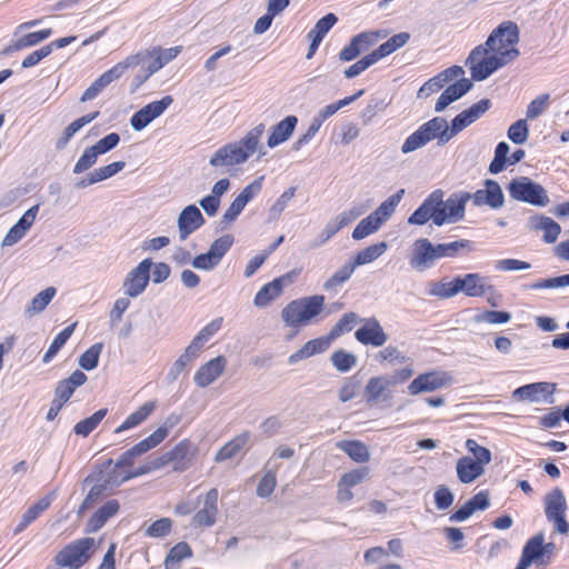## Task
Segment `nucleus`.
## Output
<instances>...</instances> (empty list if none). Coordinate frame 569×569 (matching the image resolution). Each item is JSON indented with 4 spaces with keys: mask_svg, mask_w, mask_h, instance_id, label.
Masks as SVG:
<instances>
[{
    "mask_svg": "<svg viewBox=\"0 0 569 569\" xmlns=\"http://www.w3.org/2000/svg\"><path fill=\"white\" fill-rule=\"evenodd\" d=\"M437 197L438 193H430L418 207V209H416L415 212L408 218V223L423 226L429 220H432L435 223L437 207L440 204V199L438 200Z\"/></svg>",
    "mask_w": 569,
    "mask_h": 569,
    "instance_id": "obj_28",
    "label": "nucleus"
},
{
    "mask_svg": "<svg viewBox=\"0 0 569 569\" xmlns=\"http://www.w3.org/2000/svg\"><path fill=\"white\" fill-rule=\"evenodd\" d=\"M122 288L128 298H137L142 293V262L127 274Z\"/></svg>",
    "mask_w": 569,
    "mask_h": 569,
    "instance_id": "obj_41",
    "label": "nucleus"
},
{
    "mask_svg": "<svg viewBox=\"0 0 569 569\" xmlns=\"http://www.w3.org/2000/svg\"><path fill=\"white\" fill-rule=\"evenodd\" d=\"M459 293L469 298H480L493 295L496 288L490 283L489 278L478 272L457 276Z\"/></svg>",
    "mask_w": 569,
    "mask_h": 569,
    "instance_id": "obj_15",
    "label": "nucleus"
},
{
    "mask_svg": "<svg viewBox=\"0 0 569 569\" xmlns=\"http://www.w3.org/2000/svg\"><path fill=\"white\" fill-rule=\"evenodd\" d=\"M77 327V322L71 323L70 326L66 327L51 342L49 346L47 352L43 356L42 361L44 363H49L59 352V350L64 346V343L68 341V339L73 333L74 329Z\"/></svg>",
    "mask_w": 569,
    "mask_h": 569,
    "instance_id": "obj_46",
    "label": "nucleus"
},
{
    "mask_svg": "<svg viewBox=\"0 0 569 569\" xmlns=\"http://www.w3.org/2000/svg\"><path fill=\"white\" fill-rule=\"evenodd\" d=\"M428 295L439 299H449L459 295L457 277L451 281H433L429 283Z\"/></svg>",
    "mask_w": 569,
    "mask_h": 569,
    "instance_id": "obj_42",
    "label": "nucleus"
},
{
    "mask_svg": "<svg viewBox=\"0 0 569 569\" xmlns=\"http://www.w3.org/2000/svg\"><path fill=\"white\" fill-rule=\"evenodd\" d=\"M367 206L365 204H356L347 210H343L340 214L332 218L337 224L342 229L343 227L350 224L360 216H362L367 211Z\"/></svg>",
    "mask_w": 569,
    "mask_h": 569,
    "instance_id": "obj_58",
    "label": "nucleus"
},
{
    "mask_svg": "<svg viewBox=\"0 0 569 569\" xmlns=\"http://www.w3.org/2000/svg\"><path fill=\"white\" fill-rule=\"evenodd\" d=\"M566 510L567 502L563 492L559 488H555L545 498V512L548 521L552 522L555 530L561 535L569 532Z\"/></svg>",
    "mask_w": 569,
    "mask_h": 569,
    "instance_id": "obj_11",
    "label": "nucleus"
},
{
    "mask_svg": "<svg viewBox=\"0 0 569 569\" xmlns=\"http://www.w3.org/2000/svg\"><path fill=\"white\" fill-rule=\"evenodd\" d=\"M233 244V237L231 234H224L218 239H216L210 248L209 252L221 262L224 254L230 250Z\"/></svg>",
    "mask_w": 569,
    "mask_h": 569,
    "instance_id": "obj_60",
    "label": "nucleus"
},
{
    "mask_svg": "<svg viewBox=\"0 0 569 569\" xmlns=\"http://www.w3.org/2000/svg\"><path fill=\"white\" fill-rule=\"evenodd\" d=\"M74 38H59L56 41H52L49 44L41 47L38 50L29 53L22 61L21 67L23 69L31 68L39 63L43 58L48 57L54 49L64 48L70 43Z\"/></svg>",
    "mask_w": 569,
    "mask_h": 569,
    "instance_id": "obj_35",
    "label": "nucleus"
},
{
    "mask_svg": "<svg viewBox=\"0 0 569 569\" xmlns=\"http://www.w3.org/2000/svg\"><path fill=\"white\" fill-rule=\"evenodd\" d=\"M227 360L223 356H218L202 365L194 373V382L200 388H206L213 383L224 371Z\"/></svg>",
    "mask_w": 569,
    "mask_h": 569,
    "instance_id": "obj_22",
    "label": "nucleus"
},
{
    "mask_svg": "<svg viewBox=\"0 0 569 569\" xmlns=\"http://www.w3.org/2000/svg\"><path fill=\"white\" fill-rule=\"evenodd\" d=\"M519 38H487L486 49H473L466 63L470 68L471 77L482 81L499 68L513 61L519 51L516 48Z\"/></svg>",
    "mask_w": 569,
    "mask_h": 569,
    "instance_id": "obj_1",
    "label": "nucleus"
},
{
    "mask_svg": "<svg viewBox=\"0 0 569 569\" xmlns=\"http://www.w3.org/2000/svg\"><path fill=\"white\" fill-rule=\"evenodd\" d=\"M529 129L525 119H519L512 123L508 129V138L517 144H522L527 141Z\"/></svg>",
    "mask_w": 569,
    "mask_h": 569,
    "instance_id": "obj_63",
    "label": "nucleus"
},
{
    "mask_svg": "<svg viewBox=\"0 0 569 569\" xmlns=\"http://www.w3.org/2000/svg\"><path fill=\"white\" fill-rule=\"evenodd\" d=\"M87 379V376L82 371H73L69 378L61 380L57 385L54 400L59 402V405H64L71 398L74 390L86 383Z\"/></svg>",
    "mask_w": 569,
    "mask_h": 569,
    "instance_id": "obj_29",
    "label": "nucleus"
},
{
    "mask_svg": "<svg viewBox=\"0 0 569 569\" xmlns=\"http://www.w3.org/2000/svg\"><path fill=\"white\" fill-rule=\"evenodd\" d=\"M408 38H389L388 41L380 44L376 50H373L371 53L372 59H375V62H378L380 59L391 54L399 48L403 47L407 42Z\"/></svg>",
    "mask_w": 569,
    "mask_h": 569,
    "instance_id": "obj_54",
    "label": "nucleus"
},
{
    "mask_svg": "<svg viewBox=\"0 0 569 569\" xmlns=\"http://www.w3.org/2000/svg\"><path fill=\"white\" fill-rule=\"evenodd\" d=\"M192 556V550L187 542H179L172 547L166 557L164 567L166 569H178L179 563Z\"/></svg>",
    "mask_w": 569,
    "mask_h": 569,
    "instance_id": "obj_45",
    "label": "nucleus"
},
{
    "mask_svg": "<svg viewBox=\"0 0 569 569\" xmlns=\"http://www.w3.org/2000/svg\"><path fill=\"white\" fill-rule=\"evenodd\" d=\"M107 413L108 409L102 408L96 411L90 417L79 421L78 423H76L73 428L74 433L81 437L89 436V433L92 432L99 426V423L103 420Z\"/></svg>",
    "mask_w": 569,
    "mask_h": 569,
    "instance_id": "obj_44",
    "label": "nucleus"
},
{
    "mask_svg": "<svg viewBox=\"0 0 569 569\" xmlns=\"http://www.w3.org/2000/svg\"><path fill=\"white\" fill-rule=\"evenodd\" d=\"M361 321L362 326L355 333L356 339L360 343L365 346L382 347L388 341V335L376 318H367Z\"/></svg>",
    "mask_w": 569,
    "mask_h": 569,
    "instance_id": "obj_18",
    "label": "nucleus"
},
{
    "mask_svg": "<svg viewBox=\"0 0 569 569\" xmlns=\"http://www.w3.org/2000/svg\"><path fill=\"white\" fill-rule=\"evenodd\" d=\"M447 134V120L442 117H436L421 124L405 140L401 146V152L405 154L413 152L435 139L438 140L439 146H443L450 141V138H446Z\"/></svg>",
    "mask_w": 569,
    "mask_h": 569,
    "instance_id": "obj_4",
    "label": "nucleus"
},
{
    "mask_svg": "<svg viewBox=\"0 0 569 569\" xmlns=\"http://www.w3.org/2000/svg\"><path fill=\"white\" fill-rule=\"evenodd\" d=\"M332 366L340 372H348L357 365V357L343 349L335 351L331 356Z\"/></svg>",
    "mask_w": 569,
    "mask_h": 569,
    "instance_id": "obj_49",
    "label": "nucleus"
},
{
    "mask_svg": "<svg viewBox=\"0 0 569 569\" xmlns=\"http://www.w3.org/2000/svg\"><path fill=\"white\" fill-rule=\"evenodd\" d=\"M508 191L512 199L535 207H546L550 202L547 190L528 177L512 179Z\"/></svg>",
    "mask_w": 569,
    "mask_h": 569,
    "instance_id": "obj_8",
    "label": "nucleus"
},
{
    "mask_svg": "<svg viewBox=\"0 0 569 569\" xmlns=\"http://www.w3.org/2000/svg\"><path fill=\"white\" fill-rule=\"evenodd\" d=\"M528 227L531 231H542V240L546 243H553L557 241L561 227L550 217L543 214H536L528 220Z\"/></svg>",
    "mask_w": 569,
    "mask_h": 569,
    "instance_id": "obj_26",
    "label": "nucleus"
},
{
    "mask_svg": "<svg viewBox=\"0 0 569 569\" xmlns=\"http://www.w3.org/2000/svg\"><path fill=\"white\" fill-rule=\"evenodd\" d=\"M545 541V535L539 532L531 537L525 545L520 561L528 568L532 562H537L542 555V542Z\"/></svg>",
    "mask_w": 569,
    "mask_h": 569,
    "instance_id": "obj_37",
    "label": "nucleus"
},
{
    "mask_svg": "<svg viewBox=\"0 0 569 569\" xmlns=\"http://www.w3.org/2000/svg\"><path fill=\"white\" fill-rule=\"evenodd\" d=\"M388 375L371 377L365 386L363 396L367 403L386 409L393 405V391Z\"/></svg>",
    "mask_w": 569,
    "mask_h": 569,
    "instance_id": "obj_10",
    "label": "nucleus"
},
{
    "mask_svg": "<svg viewBox=\"0 0 569 569\" xmlns=\"http://www.w3.org/2000/svg\"><path fill=\"white\" fill-rule=\"evenodd\" d=\"M341 229L333 219H330L317 237L308 243L310 250L318 249L326 244Z\"/></svg>",
    "mask_w": 569,
    "mask_h": 569,
    "instance_id": "obj_52",
    "label": "nucleus"
},
{
    "mask_svg": "<svg viewBox=\"0 0 569 569\" xmlns=\"http://www.w3.org/2000/svg\"><path fill=\"white\" fill-rule=\"evenodd\" d=\"M357 321L358 316L355 312L345 313L331 329L329 338H336L345 332L351 331Z\"/></svg>",
    "mask_w": 569,
    "mask_h": 569,
    "instance_id": "obj_59",
    "label": "nucleus"
},
{
    "mask_svg": "<svg viewBox=\"0 0 569 569\" xmlns=\"http://www.w3.org/2000/svg\"><path fill=\"white\" fill-rule=\"evenodd\" d=\"M330 346L329 337H321L306 342L299 350L289 356L288 362L295 365L300 360L325 352Z\"/></svg>",
    "mask_w": 569,
    "mask_h": 569,
    "instance_id": "obj_31",
    "label": "nucleus"
},
{
    "mask_svg": "<svg viewBox=\"0 0 569 569\" xmlns=\"http://www.w3.org/2000/svg\"><path fill=\"white\" fill-rule=\"evenodd\" d=\"M553 392V385L549 382H535L521 386L512 392L516 401L548 402Z\"/></svg>",
    "mask_w": 569,
    "mask_h": 569,
    "instance_id": "obj_21",
    "label": "nucleus"
},
{
    "mask_svg": "<svg viewBox=\"0 0 569 569\" xmlns=\"http://www.w3.org/2000/svg\"><path fill=\"white\" fill-rule=\"evenodd\" d=\"M98 157L99 154L92 147L86 148L73 167V173L79 174L90 169L96 164Z\"/></svg>",
    "mask_w": 569,
    "mask_h": 569,
    "instance_id": "obj_64",
    "label": "nucleus"
},
{
    "mask_svg": "<svg viewBox=\"0 0 569 569\" xmlns=\"http://www.w3.org/2000/svg\"><path fill=\"white\" fill-rule=\"evenodd\" d=\"M96 540L93 538L77 539L56 555L54 562L59 567L79 569L89 561Z\"/></svg>",
    "mask_w": 569,
    "mask_h": 569,
    "instance_id": "obj_7",
    "label": "nucleus"
},
{
    "mask_svg": "<svg viewBox=\"0 0 569 569\" xmlns=\"http://www.w3.org/2000/svg\"><path fill=\"white\" fill-rule=\"evenodd\" d=\"M137 63V58L127 59L124 62H120L103 72L99 78H97L91 86H89L86 91L82 93L81 101H90L93 100L102 92L111 82L119 79L124 70L131 66Z\"/></svg>",
    "mask_w": 569,
    "mask_h": 569,
    "instance_id": "obj_16",
    "label": "nucleus"
},
{
    "mask_svg": "<svg viewBox=\"0 0 569 569\" xmlns=\"http://www.w3.org/2000/svg\"><path fill=\"white\" fill-rule=\"evenodd\" d=\"M437 261L435 244L427 238H419L412 243L409 264L416 271H426Z\"/></svg>",
    "mask_w": 569,
    "mask_h": 569,
    "instance_id": "obj_17",
    "label": "nucleus"
},
{
    "mask_svg": "<svg viewBox=\"0 0 569 569\" xmlns=\"http://www.w3.org/2000/svg\"><path fill=\"white\" fill-rule=\"evenodd\" d=\"M452 383L450 373L441 370H431L418 375L407 387L410 396H417L425 392H433L446 388Z\"/></svg>",
    "mask_w": 569,
    "mask_h": 569,
    "instance_id": "obj_12",
    "label": "nucleus"
},
{
    "mask_svg": "<svg viewBox=\"0 0 569 569\" xmlns=\"http://www.w3.org/2000/svg\"><path fill=\"white\" fill-rule=\"evenodd\" d=\"M264 131V123L257 124L240 140L219 148L211 156L209 163L214 168H230L244 163L257 151L260 156H264L266 152L260 144Z\"/></svg>",
    "mask_w": 569,
    "mask_h": 569,
    "instance_id": "obj_2",
    "label": "nucleus"
},
{
    "mask_svg": "<svg viewBox=\"0 0 569 569\" xmlns=\"http://www.w3.org/2000/svg\"><path fill=\"white\" fill-rule=\"evenodd\" d=\"M119 510L117 500L107 501L100 509H98L87 523L86 531L89 533L97 532L104 526L109 518L113 517Z\"/></svg>",
    "mask_w": 569,
    "mask_h": 569,
    "instance_id": "obj_33",
    "label": "nucleus"
},
{
    "mask_svg": "<svg viewBox=\"0 0 569 569\" xmlns=\"http://www.w3.org/2000/svg\"><path fill=\"white\" fill-rule=\"evenodd\" d=\"M403 194L405 189H400L396 193L388 197L383 202H381L373 212L363 218L356 226L352 231V238L355 240H362L366 237L377 232L381 226L391 218Z\"/></svg>",
    "mask_w": 569,
    "mask_h": 569,
    "instance_id": "obj_5",
    "label": "nucleus"
},
{
    "mask_svg": "<svg viewBox=\"0 0 569 569\" xmlns=\"http://www.w3.org/2000/svg\"><path fill=\"white\" fill-rule=\"evenodd\" d=\"M130 305V298L128 297H121L114 301L109 312V323L111 328H114L120 323L123 313L129 309Z\"/></svg>",
    "mask_w": 569,
    "mask_h": 569,
    "instance_id": "obj_62",
    "label": "nucleus"
},
{
    "mask_svg": "<svg viewBox=\"0 0 569 569\" xmlns=\"http://www.w3.org/2000/svg\"><path fill=\"white\" fill-rule=\"evenodd\" d=\"M511 320V313L508 311L485 310L473 317L476 323L503 325Z\"/></svg>",
    "mask_w": 569,
    "mask_h": 569,
    "instance_id": "obj_51",
    "label": "nucleus"
},
{
    "mask_svg": "<svg viewBox=\"0 0 569 569\" xmlns=\"http://www.w3.org/2000/svg\"><path fill=\"white\" fill-rule=\"evenodd\" d=\"M456 470L462 483H470L485 473V467L468 456L458 459Z\"/></svg>",
    "mask_w": 569,
    "mask_h": 569,
    "instance_id": "obj_32",
    "label": "nucleus"
},
{
    "mask_svg": "<svg viewBox=\"0 0 569 569\" xmlns=\"http://www.w3.org/2000/svg\"><path fill=\"white\" fill-rule=\"evenodd\" d=\"M509 146L507 142H499L495 149V157L489 164V172L492 174H497L501 172L506 164L509 162V158L507 157L509 153Z\"/></svg>",
    "mask_w": 569,
    "mask_h": 569,
    "instance_id": "obj_50",
    "label": "nucleus"
},
{
    "mask_svg": "<svg viewBox=\"0 0 569 569\" xmlns=\"http://www.w3.org/2000/svg\"><path fill=\"white\" fill-rule=\"evenodd\" d=\"M356 268L352 260H348L323 282V290L337 292L352 277Z\"/></svg>",
    "mask_w": 569,
    "mask_h": 569,
    "instance_id": "obj_34",
    "label": "nucleus"
},
{
    "mask_svg": "<svg viewBox=\"0 0 569 569\" xmlns=\"http://www.w3.org/2000/svg\"><path fill=\"white\" fill-rule=\"evenodd\" d=\"M111 460H109L103 469L99 470L94 476L88 477L84 482L92 483L84 501L83 507H91L96 500L106 492L112 491L114 488L120 486L121 483L113 482L114 475L110 471Z\"/></svg>",
    "mask_w": 569,
    "mask_h": 569,
    "instance_id": "obj_14",
    "label": "nucleus"
},
{
    "mask_svg": "<svg viewBox=\"0 0 569 569\" xmlns=\"http://www.w3.org/2000/svg\"><path fill=\"white\" fill-rule=\"evenodd\" d=\"M181 47H172L168 49L153 48L144 56V63L148 64V74L144 76V81L149 76L160 70L163 66L173 60L180 52Z\"/></svg>",
    "mask_w": 569,
    "mask_h": 569,
    "instance_id": "obj_25",
    "label": "nucleus"
},
{
    "mask_svg": "<svg viewBox=\"0 0 569 569\" xmlns=\"http://www.w3.org/2000/svg\"><path fill=\"white\" fill-rule=\"evenodd\" d=\"M39 204L29 208L13 224L1 241V247H12L19 242L32 227L39 212Z\"/></svg>",
    "mask_w": 569,
    "mask_h": 569,
    "instance_id": "obj_19",
    "label": "nucleus"
},
{
    "mask_svg": "<svg viewBox=\"0 0 569 569\" xmlns=\"http://www.w3.org/2000/svg\"><path fill=\"white\" fill-rule=\"evenodd\" d=\"M249 438H250V436L248 432H243V433L236 436L234 438H232L230 441H228L223 447H221L219 449V451L217 452V455L214 457V460L217 462H222V461L232 459L247 445V442L249 441Z\"/></svg>",
    "mask_w": 569,
    "mask_h": 569,
    "instance_id": "obj_38",
    "label": "nucleus"
},
{
    "mask_svg": "<svg viewBox=\"0 0 569 569\" xmlns=\"http://www.w3.org/2000/svg\"><path fill=\"white\" fill-rule=\"evenodd\" d=\"M377 359L380 362H388L390 365H402L408 360V358L393 346H387L381 349L377 355Z\"/></svg>",
    "mask_w": 569,
    "mask_h": 569,
    "instance_id": "obj_61",
    "label": "nucleus"
},
{
    "mask_svg": "<svg viewBox=\"0 0 569 569\" xmlns=\"http://www.w3.org/2000/svg\"><path fill=\"white\" fill-rule=\"evenodd\" d=\"M172 102L173 99L171 96H164L162 99L152 101L144 106V127L156 118L160 117Z\"/></svg>",
    "mask_w": 569,
    "mask_h": 569,
    "instance_id": "obj_48",
    "label": "nucleus"
},
{
    "mask_svg": "<svg viewBox=\"0 0 569 569\" xmlns=\"http://www.w3.org/2000/svg\"><path fill=\"white\" fill-rule=\"evenodd\" d=\"M470 241L465 239L435 244L437 260L442 258H456L461 250L470 249Z\"/></svg>",
    "mask_w": 569,
    "mask_h": 569,
    "instance_id": "obj_47",
    "label": "nucleus"
},
{
    "mask_svg": "<svg viewBox=\"0 0 569 569\" xmlns=\"http://www.w3.org/2000/svg\"><path fill=\"white\" fill-rule=\"evenodd\" d=\"M180 421L181 415L170 413L151 435L144 438V452L160 445Z\"/></svg>",
    "mask_w": 569,
    "mask_h": 569,
    "instance_id": "obj_30",
    "label": "nucleus"
},
{
    "mask_svg": "<svg viewBox=\"0 0 569 569\" xmlns=\"http://www.w3.org/2000/svg\"><path fill=\"white\" fill-rule=\"evenodd\" d=\"M170 276V267L164 262L151 263L144 259V288L148 284L149 278L154 283L163 282Z\"/></svg>",
    "mask_w": 569,
    "mask_h": 569,
    "instance_id": "obj_43",
    "label": "nucleus"
},
{
    "mask_svg": "<svg viewBox=\"0 0 569 569\" xmlns=\"http://www.w3.org/2000/svg\"><path fill=\"white\" fill-rule=\"evenodd\" d=\"M438 193L440 204L437 207V216L435 224L441 227L443 224L456 223L463 219L466 204L471 199V193L466 191L453 192L445 200V192L440 189L432 191Z\"/></svg>",
    "mask_w": 569,
    "mask_h": 569,
    "instance_id": "obj_6",
    "label": "nucleus"
},
{
    "mask_svg": "<svg viewBox=\"0 0 569 569\" xmlns=\"http://www.w3.org/2000/svg\"><path fill=\"white\" fill-rule=\"evenodd\" d=\"M189 445L186 441L178 443L172 450H169L160 456H150L144 459V473L159 470L168 463H173V469L182 471L187 468L188 461L186 459Z\"/></svg>",
    "mask_w": 569,
    "mask_h": 569,
    "instance_id": "obj_13",
    "label": "nucleus"
},
{
    "mask_svg": "<svg viewBox=\"0 0 569 569\" xmlns=\"http://www.w3.org/2000/svg\"><path fill=\"white\" fill-rule=\"evenodd\" d=\"M388 249L385 241L373 243L357 252L352 262L356 267L369 264L380 258Z\"/></svg>",
    "mask_w": 569,
    "mask_h": 569,
    "instance_id": "obj_40",
    "label": "nucleus"
},
{
    "mask_svg": "<svg viewBox=\"0 0 569 569\" xmlns=\"http://www.w3.org/2000/svg\"><path fill=\"white\" fill-rule=\"evenodd\" d=\"M466 449L472 453L473 460L481 466H486L491 461V452L488 448L480 446L475 439H467Z\"/></svg>",
    "mask_w": 569,
    "mask_h": 569,
    "instance_id": "obj_57",
    "label": "nucleus"
},
{
    "mask_svg": "<svg viewBox=\"0 0 569 569\" xmlns=\"http://www.w3.org/2000/svg\"><path fill=\"white\" fill-rule=\"evenodd\" d=\"M218 490L210 489L203 498V506L192 518V523L197 527H211L216 522L218 515Z\"/></svg>",
    "mask_w": 569,
    "mask_h": 569,
    "instance_id": "obj_23",
    "label": "nucleus"
},
{
    "mask_svg": "<svg viewBox=\"0 0 569 569\" xmlns=\"http://www.w3.org/2000/svg\"><path fill=\"white\" fill-rule=\"evenodd\" d=\"M488 207L499 209L505 203V197L500 184L495 180H487L485 183Z\"/></svg>",
    "mask_w": 569,
    "mask_h": 569,
    "instance_id": "obj_55",
    "label": "nucleus"
},
{
    "mask_svg": "<svg viewBox=\"0 0 569 569\" xmlns=\"http://www.w3.org/2000/svg\"><path fill=\"white\" fill-rule=\"evenodd\" d=\"M337 448L347 453L355 462L363 463L370 459L368 447L358 440H343L337 442Z\"/></svg>",
    "mask_w": 569,
    "mask_h": 569,
    "instance_id": "obj_39",
    "label": "nucleus"
},
{
    "mask_svg": "<svg viewBox=\"0 0 569 569\" xmlns=\"http://www.w3.org/2000/svg\"><path fill=\"white\" fill-rule=\"evenodd\" d=\"M472 86V81L467 78H461L455 83L448 86L439 96L435 104V111L442 112L450 103L457 101L469 92Z\"/></svg>",
    "mask_w": 569,
    "mask_h": 569,
    "instance_id": "obj_24",
    "label": "nucleus"
},
{
    "mask_svg": "<svg viewBox=\"0 0 569 569\" xmlns=\"http://www.w3.org/2000/svg\"><path fill=\"white\" fill-rule=\"evenodd\" d=\"M297 123L298 118L296 116H287L280 122L271 127L267 146L272 149L288 141L292 136Z\"/></svg>",
    "mask_w": 569,
    "mask_h": 569,
    "instance_id": "obj_27",
    "label": "nucleus"
},
{
    "mask_svg": "<svg viewBox=\"0 0 569 569\" xmlns=\"http://www.w3.org/2000/svg\"><path fill=\"white\" fill-rule=\"evenodd\" d=\"M206 220L194 204L187 206L178 216L177 226L180 241H184L191 233L204 224Z\"/></svg>",
    "mask_w": 569,
    "mask_h": 569,
    "instance_id": "obj_20",
    "label": "nucleus"
},
{
    "mask_svg": "<svg viewBox=\"0 0 569 569\" xmlns=\"http://www.w3.org/2000/svg\"><path fill=\"white\" fill-rule=\"evenodd\" d=\"M56 295L57 289L54 287H48L38 295H36L31 299V301L26 306L24 316L28 318H32L33 316L42 312L52 301Z\"/></svg>",
    "mask_w": 569,
    "mask_h": 569,
    "instance_id": "obj_36",
    "label": "nucleus"
},
{
    "mask_svg": "<svg viewBox=\"0 0 569 569\" xmlns=\"http://www.w3.org/2000/svg\"><path fill=\"white\" fill-rule=\"evenodd\" d=\"M110 471L114 475L113 482L122 483L142 473V441L126 451Z\"/></svg>",
    "mask_w": 569,
    "mask_h": 569,
    "instance_id": "obj_9",
    "label": "nucleus"
},
{
    "mask_svg": "<svg viewBox=\"0 0 569 569\" xmlns=\"http://www.w3.org/2000/svg\"><path fill=\"white\" fill-rule=\"evenodd\" d=\"M325 297L315 295L292 300L281 310V319L287 327L300 328L311 323L323 309Z\"/></svg>",
    "mask_w": 569,
    "mask_h": 569,
    "instance_id": "obj_3",
    "label": "nucleus"
},
{
    "mask_svg": "<svg viewBox=\"0 0 569 569\" xmlns=\"http://www.w3.org/2000/svg\"><path fill=\"white\" fill-rule=\"evenodd\" d=\"M101 351L102 343L92 345L80 356L79 366L87 371L93 370L98 366Z\"/></svg>",
    "mask_w": 569,
    "mask_h": 569,
    "instance_id": "obj_56",
    "label": "nucleus"
},
{
    "mask_svg": "<svg viewBox=\"0 0 569 569\" xmlns=\"http://www.w3.org/2000/svg\"><path fill=\"white\" fill-rule=\"evenodd\" d=\"M281 293L272 281L266 283L254 296L253 303L258 308H266L271 301L280 297Z\"/></svg>",
    "mask_w": 569,
    "mask_h": 569,
    "instance_id": "obj_53",
    "label": "nucleus"
}]
</instances>
